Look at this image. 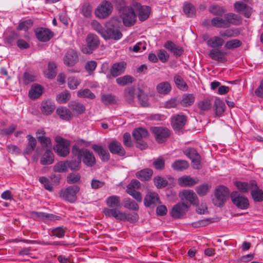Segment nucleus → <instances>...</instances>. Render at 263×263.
I'll use <instances>...</instances> for the list:
<instances>
[{
    "label": "nucleus",
    "instance_id": "obj_1",
    "mask_svg": "<svg viewBox=\"0 0 263 263\" xmlns=\"http://www.w3.org/2000/svg\"><path fill=\"white\" fill-rule=\"evenodd\" d=\"M72 153L78 156L80 161L88 166H92L96 163V158L93 153L87 149H79L76 146L73 147Z\"/></svg>",
    "mask_w": 263,
    "mask_h": 263
},
{
    "label": "nucleus",
    "instance_id": "obj_2",
    "mask_svg": "<svg viewBox=\"0 0 263 263\" xmlns=\"http://www.w3.org/2000/svg\"><path fill=\"white\" fill-rule=\"evenodd\" d=\"M229 189L223 185H219L216 187L213 198V204L217 206H222L228 199L229 197Z\"/></svg>",
    "mask_w": 263,
    "mask_h": 263
},
{
    "label": "nucleus",
    "instance_id": "obj_3",
    "mask_svg": "<svg viewBox=\"0 0 263 263\" xmlns=\"http://www.w3.org/2000/svg\"><path fill=\"white\" fill-rule=\"evenodd\" d=\"M116 20L112 19L107 25V29H105L103 34V37L105 40L114 39L115 40H119L122 36L120 31L115 26Z\"/></svg>",
    "mask_w": 263,
    "mask_h": 263
},
{
    "label": "nucleus",
    "instance_id": "obj_4",
    "mask_svg": "<svg viewBox=\"0 0 263 263\" xmlns=\"http://www.w3.org/2000/svg\"><path fill=\"white\" fill-rule=\"evenodd\" d=\"M79 191L80 188L77 185L69 186L62 190L60 192V196L64 200L72 203L77 200V194Z\"/></svg>",
    "mask_w": 263,
    "mask_h": 263
},
{
    "label": "nucleus",
    "instance_id": "obj_5",
    "mask_svg": "<svg viewBox=\"0 0 263 263\" xmlns=\"http://www.w3.org/2000/svg\"><path fill=\"white\" fill-rule=\"evenodd\" d=\"M190 205L184 202H179L174 205L171 212V216L175 219H180L183 217L189 211Z\"/></svg>",
    "mask_w": 263,
    "mask_h": 263
},
{
    "label": "nucleus",
    "instance_id": "obj_6",
    "mask_svg": "<svg viewBox=\"0 0 263 263\" xmlns=\"http://www.w3.org/2000/svg\"><path fill=\"white\" fill-rule=\"evenodd\" d=\"M55 141L57 145L54 150L57 154L62 157L67 156L69 153V142L61 137H56Z\"/></svg>",
    "mask_w": 263,
    "mask_h": 263
},
{
    "label": "nucleus",
    "instance_id": "obj_7",
    "mask_svg": "<svg viewBox=\"0 0 263 263\" xmlns=\"http://www.w3.org/2000/svg\"><path fill=\"white\" fill-rule=\"evenodd\" d=\"M112 10V5L108 1H103L97 7L95 14L98 18H105L110 15Z\"/></svg>",
    "mask_w": 263,
    "mask_h": 263
},
{
    "label": "nucleus",
    "instance_id": "obj_8",
    "mask_svg": "<svg viewBox=\"0 0 263 263\" xmlns=\"http://www.w3.org/2000/svg\"><path fill=\"white\" fill-rule=\"evenodd\" d=\"M231 199L233 204L238 208L241 210H246L249 206L248 199L238 194L237 192H233L230 195Z\"/></svg>",
    "mask_w": 263,
    "mask_h": 263
},
{
    "label": "nucleus",
    "instance_id": "obj_9",
    "mask_svg": "<svg viewBox=\"0 0 263 263\" xmlns=\"http://www.w3.org/2000/svg\"><path fill=\"white\" fill-rule=\"evenodd\" d=\"M87 45L82 47V50L84 53L90 54L96 49L99 44V40L96 35L90 34L86 38Z\"/></svg>",
    "mask_w": 263,
    "mask_h": 263
},
{
    "label": "nucleus",
    "instance_id": "obj_10",
    "mask_svg": "<svg viewBox=\"0 0 263 263\" xmlns=\"http://www.w3.org/2000/svg\"><path fill=\"white\" fill-rule=\"evenodd\" d=\"M183 153L192 160V165L194 168L198 170L201 167V157L195 149L193 148H188L184 150Z\"/></svg>",
    "mask_w": 263,
    "mask_h": 263
},
{
    "label": "nucleus",
    "instance_id": "obj_11",
    "mask_svg": "<svg viewBox=\"0 0 263 263\" xmlns=\"http://www.w3.org/2000/svg\"><path fill=\"white\" fill-rule=\"evenodd\" d=\"M134 7H126L122 10V18L124 24L129 26L133 25L136 21V14Z\"/></svg>",
    "mask_w": 263,
    "mask_h": 263
},
{
    "label": "nucleus",
    "instance_id": "obj_12",
    "mask_svg": "<svg viewBox=\"0 0 263 263\" xmlns=\"http://www.w3.org/2000/svg\"><path fill=\"white\" fill-rule=\"evenodd\" d=\"M140 183L137 180H133L127 186L126 191L128 194L134 198L137 201L141 202L142 197L141 194L137 191L140 187Z\"/></svg>",
    "mask_w": 263,
    "mask_h": 263
},
{
    "label": "nucleus",
    "instance_id": "obj_13",
    "mask_svg": "<svg viewBox=\"0 0 263 263\" xmlns=\"http://www.w3.org/2000/svg\"><path fill=\"white\" fill-rule=\"evenodd\" d=\"M151 130L155 135L156 141L159 143L164 142L170 136V131L166 128L153 127Z\"/></svg>",
    "mask_w": 263,
    "mask_h": 263
},
{
    "label": "nucleus",
    "instance_id": "obj_14",
    "mask_svg": "<svg viewBox=\"0 0 263 263\" xmlns=\"http://www.w3.org/2000/svg\"><path fill=\"white\" fill-rule=\"evenodd\" d=\"M135 11H138V17L141 21L147 20L150 14L151 8L147 6H141L138 3H135L133 5Z\"/></svg>",
    "mask_w": 263,
    "mask_h": 263
},
{
    "label": "nucleus",
    "instance_id": "obj_15",
    "mask_svg": "<svg viewBox=\"0 0 263 263\" xmlns=\"http://www.w3.org/2000/svg\"><path fill=\"white\" fill-rule=\"evenodd\" d=\"M37 39L41 42H47L53 36V32L49 29L40 28L35 30Z\"/></svg>",
    "mask_w": 263,
    "mask_h": 263
},
{
    "label": "nucleus",
    "instance_id": "obj_16",
    "mask_svg": "<svg viewBox=\"0 0 263 263\" xmlns=\"http://www.w3.org/2000/svg\"><path fill=\"white\" fill-rule=\"evenodd\" d=\"M78 61L77 53L73 49L68 50L64 58V63L68 66H74Z\"/></svg>",
    "mask_w": 263,
    "mask_h": 263
},
{
    "label": "nucleus",
    "instance_id": "obj_17",
    "mask_svg": "<svg viewBox=\"0 0 263 263\" xmlns=\"http://www.w3.org/2000/svg\"><path fill=\"white\" fill-rule=\"evenodd\" d=\"M179 196L181 200H187L192 204L196 205L198 203V197L192 190H184L180 194Z\"/></svg>",
    "mask_w": 263,
    "mask_h": 263
},
{
    "label": "nucleus",
    "instance_id": "obj_18",
    "mask_svg": "<svg viewBox=\"0 0 263 263\" xmlns=\"http://www.w3.org/2000/svg\"><path fill=\"white\" fill-rule=\"evenodd\" d=\"M186 122V118L183 115H177L172 119V124L175 130L179 131L185 125Z\"/></svg>",
    "mask_w": 263,
    "mask_h": 263
},
{
    "label": "nucleus",
    "instance_id": "obj_19",
    "mask_svg": "<svg viewBox=\"0 0 263 263\" xmlns=\"http://www.w3.org/2000/svg\"><path fill=\"white\" fill-rule=\"evenodd\" d=\"M235 185L237 189L242 193H246L251 191L253 187H256V181L251 180L249 182L242 181H235Z\"/></svg>",
    "mask_w": 263,
    "mask_h": 263
},
{
    "label": "nucleus",
    "instance_id": "obj_20",
    "mask_svg": "<svg viewBox=\"0 0 263 263\" xmlns=\"http://www.w3.org/2000/svg\"><path fill=\"white\" fill-rule=\"evenodd\" d=\"M226 54V52H222L219 49H213L210 51L209 55L213 60L225 63L227 61Z\"/></svg>",
    "mask_w": 263,
    "mask_h": 263
},
{
    "label": "nucleus",
    "instance_id": "obj_21",
    "mask_svg": "<svg viewBox=\"0 0 263 263\" xmlns=\"http://www.w3.org/2000/svg\"><path fill=\"white\" fill-rule=\"evenodd\" d=\"M126 67V63L120 62L114 64L110 69V73L114 77H117L123 73Z\"/></svg>",
    "mask_w": 263,
    "mask_h": 263
},
{
    "label": "nucleus",
    "instance_id": "obj_22",
    "mask_svg": "<svg viewBox=\"0 0 263 263\" xmlns=\"http://www.w3.org/2000/svg\"><path fill=\"white\" fill-rule=\"evenodd\" d=\"M108 148L112 154H117L121 156L125 154V151L121 144L117 141H111L108 145Z\"/></svg>",
    "mask_w": 263,
    "mask_h": 263
},
{
    "label": "nucleus",
    "instance_id": "obj_23",
    "mask_svg": "<svg viewBox=\"0 0 263 263\" xmlns=\"http://www.w3.org/2000/svg\"><path fill=\"white\" fill-rule=\"evenodd\" d=\"M224 43V40L221 36H214L206 41L208 46L213 48H220Z\"/></svg>",
    "mask_w": 263,
    "mask_h": 263
},
{
    "label": "nucleus",
    "instance_id": "obj_24",
    "mask_svg": "<svg viewBox=\"0 0 263 263\" xmlns=\"http://www.w3.org/2000/svg\"><path fill=\"white\" fill-rule=\"evenodd\" d=\"M55 108L54 103L50 100L44 101L41 104V110L44 115H50L53 112Z\"/></svg>",
    "mask_w": 263,
    "mask_h": 263
},
{
    "label": "nucleus",
    "instance_id": "obj_25",
    "mask_svg": "<svg viewBox=\"0 0 263 263\" xmlns=\"http://www.w3.org/2000/svg\"><path fill=\"white\" fill-rule=\"evenodd\" d=\"M224 18L227 21L228 28L230 26L231 24L239 25L242 22L241 17L233 13H229L225 14Z\"/></svg>",
    "mask_w": 263,
    "mask_h": 263
},
{
    "label": "nucleus",
    "instance_id": "obj_26",
    "mask_svg": "<svg viewBox=\"0 0 263 263\" xmlns=\"http://www.w3.org/2000/svg\"><path fill=\"white\" fill-rule=\"evenodd\" d=\"M237 12H242L246 17H249L251 14V9L243 2H238L234 4Z\"/></svg>",
    "mask_w": 263,
    "mask_h": 263
},
{
    "label": "nucleus",
    "instance_id": "obj_27",
    "mask_svg": "<svg viewBox=\"0 0 263 263\" xmlns=\"http://www.w3.org/2000/svg\"><path fill=\"white\" fill-rule=\"evenodd\" d=\"M103 213L106 216L108 217H113L120 221H121V219H123V216L124 215L122 214V212L116 208H105L103 210Z\"/></svg>",
    "mask_w": 263,
    "mask_h": 263
},
{
    "label": "nucleus",
    "instance_id": "obj_28",
    "mask_svg": "<svg viewBox=\"0 0 263 263\" xmlns=\"http://www.w3.org/2000/svg\"><path fill=\"white\" fill-rule=\"evenodd\" d=\"M92 149L98 154L102 160L106 161L109 159L110 155L108 151L102 146L95 144L92 146Z\"/></svg>",
    "mask_w": 263,
    "mask_h": 263
},
{
    "label": "nucleus",
    "instance_id": "obj_29",
    "mask_svg": "<svg viewBox=\"0 0 263 263\" xmlns=\"http://www.w3.org/2000/svg\"><path fill=\"white\" fill-rule=\"evenodd\" d=\"M159 202V198L157 193L155 192H148L144 198V204L146 206L156 204Z\"/></svg>",
    "mask_w": 263,
    "mask_h": 263
},
{
    "label": "nucleus",
    "instance_id": "obj_30",
    "mask_svg": "<svg viewBox=\"0 0 263 263\" xmlns=\"http://www.w3.org/2000/svg\"><path fill=\"white\" fill-rule=\"evenodd\" d=\"M178 182L181 186H192L198 183V180L189 176H183L178 179Z\"/></svg>",
    "mask_w": 263,
    "mask_h": 263
},
{
    "label": "nucleus",
    "instance_id": "obj_31",
    "mask_svg": "<svg viewBox=\"0 0 263 263\" xmlns=\"http://www.w3.org/2000/svg\"><path fill=\"white\" fill-rule=\"evenodd\" d=\"M56 112L62 120H69L73 117L71 111L65 107L58 108Z\"/></svg>",
    "mask_w": 263,
    "mask_h": 263
},
{
    "label": "nucleus",
    "instance_id": "obj_32",
    "mask_svg": "<svg viewBox=\"0 0 263 263\" xmlns=\"http://www.w3.org/2000/svg\"><path fill=\"white\" fill-rule=\"evenodd\" d=\"M171 85L168 82H162L159 83L156 86V90L158 93L167 95L171 90Z\"/></svg>",
    "mask_w": 263,
    "mask_h": 263
},
{
    "label": "nucleus",
    "instance_id": "obj_33",
    "mask_svg": "<svg viewBox=\"0 0 263 263\" xmlns=\"http://www.w3.org/2000/svg\"><path fill=\"white\" fill-rule=\"evenodd\" d=\"M43 93L42 87L38 84L33 85L29 91V96L32 99L39 98Z\"/></svg>",
    "mask_w": 263,
    "mask_h": 263
},
{
    "label": "nucleus",
    "instance_id": "obj_34",
    "mask_svg": "<svg viewBox=\"0 0 263 263\" xmlns=\"http://www.w3.org/2000/svg\"><path fill=\"white\" fill-rule=\"evenodd\" d=\"M251 196L255 202H261L263 200V191L257 186L256 182V187H253L251 191Z\"/></svg>",
    "mask_w": 263,
    "mask_h": 263
},
{
    "label": "nucleus",
    "instance_id": "obj_35",
    "mask_svg": "<svg viewBox=\"0 0 263 263\" xmlns=\"http://www.w3.org/2000/svg\"><path fill=\"white\" fill-rule=\"evenodd\" d=\"M164 47L177 56L181 55L183 51L182 48L177 46L171 41H167L165 44Z\"/></svg>",
    "mask_w": 263,
    "mask_h": 263
},
{
    "label": "nucleus",
    "instance_id": "obj_36",
    "mask_svg": "<svg viewBox=\"0 0 263 263\" xmlns=\"http://www.w3.org/2000/svg\"><path fill=\"white\" fill-rule=\"evenodd\" d=\"M189 167L188 162L184 160H176L172 164V167L173 170L177 171H182L186 170Z\"/></svg>",
    "mask_w": 263,
    "mask_h": 263
},
{
    "label": "nucleus",
    "instance_id": "obj_37",
    "mask_svg": "<svg viewBox=\"0 0 263 263\" xmlns=\"http://www.w3.org/2000/svg\"><path fill=\"white\" fill-rule=\"evenodd\" d=\"M54 161L53 154L51 150L47 149L42 156L40 162L42 165H49Z\"/></svg>",
    "mask_w": 263,
    "mask_h": 263
},
{
    "label": "nucleus",
    "instance_id": "obj_38",
    "mask_svg": "<svg viewBox=\"0 0 263 263\" xmlns=\"http://www.w3.org/2000/svg\"><path fill=\"white\" fill-rule=\"evenodd\" d=\"M69 107L77 115L82 114L85 111V106L79 102H72L69 104Z\"/></svg>",
    "mask_w": 263,
    "mask_h": 263
},
{
    "label": "nucleus",
    "instance_id": "obj_39",
    "mask_svg": "<svg viewBox=\"0 0 263 263\" xmlns=\"http://www.w3.org/2000/svg\"><path fill=\"white\" fill-rule=\"evenodd\" d=\"M148 132L145 129L139 128L133 132V136L137 141H140L148 136Z\"/></svg>",
    "mask_w": 263,
    "mask_h": 263
},
{
    "label": "nucleus",
    "instance_id": "obj_40",
    "mask_svg": "<svg viewBox=\"0 0 263 263\" xmlns=\"http://www.w3.org/2000/svg\"><path fill=\"white\" fill-rule=\"evenodd\" d=\"M27 138L28 140V143L24 150V153L26 154H30L34 150L36 145V141L31 135H28Z\"/></svg>",
    "mask_w": 263,
    "mask_h": 263
},
{
    "label": "nucleus",
    "instance_id": "obj_41",
    "mask_svg": "<svg viewBox=\"0 0 263 263\" xmlns=\"http://www.w3.org/2000/svg\"><path fill=\"white\" fill-rule=\"evenodd\" d=\"M153 172L149 168H146L138 172L136 177L141 180H148L151 178Z\"/></svg>",
    "mask_w": 263,
    "mask_h": 263
},
{
    "label": "nucleus",
    "instance_id": "obj_42",
    "mask_svg": "<svg viewBox=\"0 0 263 263\" xmlns=\"http://www.w3.org/2000/svg\"><path fill=\"white\" fill-rule=\"evenodd\" d=\"M57 66L53 62H49L48 69L45 71V74L49 79H53L57 74Z\"/></svg>",
    "mask_w": 263,
    "mask_h": 263
},
{
    "label": "nucleus",
    "instance_id": "obj_43",
    "mask_svg": "<svg viewBox=\"0 0 263 263\" xmlns=\"http://www.w3.org/2000/svg\"><path fill=\"white\" fill-rule=\"evenodd\" d=\"M77 96L79 98H85L90 100H93L96 98L95 94L87 88L78 90Z\"/></svg>",
    "mask_w": 263,
    "mask_h": 263
},
{
    "label": "nucleus",
    "instance_id": "obj_44",
    "mask_svg": "<svg viewBox=\"0 0 263 263\" xmlns=\"http://www.w3.org/2000/svg\"><path fill=\"white\" fill-rule=\"evenodd\" d=\"M107 205L111 208H117L120 206V198L117 196H111L106 199Z\"/></svg>",
    "mask_w": 263,
    "mask_h": 263
},
{
    "label": "nucleus",
    "instance_id": "obj_45",
    "mask_svg": "<svg viewBox=\"0 0 263 263\" xmlns=\"http://www.w3.org/2000/svg\"><path fill=\"white\" fill-rule=\"evenodd\" d=\"M212 25L217 28H228L226 19H222L220 17H214L211 21Z\"/></svg>",
    "mask_w": 263,
    "mask_h": 263
},
{
    "label": "nucleus",
    "instance_id": "obj_46",
    "mask_svg": "<svg viewBox=\"0 0 263 263\" xmlns=\"http://www.w3.org/2000/svg\"><path fill=\"white\" fill-rule=\"evenodd\" d=\"M134 81V78L129 75H125L116 79L117 83L121 86H125L127 84H131Z\"/></svg>",
    "mask_w": 263,
    "mask_h": 263
},
{
    "label": "nucleus",
    "instance_id": "obj_47",
    "mask_svg": "<svg viewBox=\"0 0 263 263\" xmlns=\"http://www.w3.org/2000/svg\"><path fill=\"white\" fill-rule=\"evenodd\" d=\"M242 45V42L238 39L229 40L224 44V47L227 49H234L238 48Z\"/></svg>",
    "mask_w": 263,
    "mask_h": 263
},
{
    "label": "nucleus",
    "instance_id": "obj_48",
    "mask_svg": "<svg viewBox=\"0 0 263 263\" xmlns=\"http://www.w3.org/2000/svg\"><path fill=\"white\" fill-rule=\"evenodd\" d=\"M68 161H61L57 163L53 167V171L55 172H66L68 170Z\"/></svg>",
    "mask_w": 263,
    "mask_h": 263
},
{
    "label": "nucleus",
    "instance_id": "obj_49",
    "mask_svg": "<svg viewBox=\"0 0 263 263\" xmlns=\"http://www.w3.org/2000/svg\"><path fill=\"white\" fill-rule=\"evenodd\" d=\"M195 101L194 97L192 94L184 95L180 103L183 106H190L193 104Z\"/></svg>",
    "mask_w": 263,
    "mask_h": 263
},
{
    "label": "nucleus",
    "instance_id": "obj_50",
    "mask_svg": "<svg viewBox=\"0 0 263 263\" xmlns=\"http://www.w3.org/2000/svg\"><path fill=\"white\" fill-rule=\"evenodd\" d=\"M215 113L217 116H221L224 111L225 104L219 99H216L214 104Z\"/></svg>",
    "mask_w": 263,
    "mask_h": 263
},
{
    "label": "nucleus",
    "instance_id": "obj_51",
    "mask_svg": "<svg viewBox=\"0 0 263 263\" xmlns=\"http://www.w3.org/2000/svg\"><path fill=\"white\" fill-rule=\"evenodd\" d=\"M135 89L133 87H129L124 90V98L126 101L132 102L135 97Z\"/></svg>",
    "mask_w": 263,
    "mask_h": 263
},
{
    "label": "nucleus",
    "instance_id": "obj_52",
    "mask_svg": "<svg viewBox=\"0 0 263 263\" xmlns=\"http://www.w3.org/2000/svg\"><path fill=\"white\" fill-rule=\"evenodd\" d=\"M70 94L67 91L62 92L56 98L57 101L60 104H64L67 102L70 99Z\"/></svg>",
    "mask_w": 263,
    "mask_h": 263
},
{
    "label": "nucleus",
    "instance_id": "obj_53",
    "mask_svg": "<svg viewBox=\"0 0 263 263\" xmlns=\"http://www.w3.org/2000/svg\"><path fill=\"white\" fill-rule=\"evenodd\" d=\"M240 33L239 31L237 29H227L223 31L220 32V36L222 37H232L238 36Z\"/></svg>",
    "mask_w": 263,
    "mask_h": 263
},
{
    "label": "nucleus",
    "instance_id": "obj_54",
    "mask_svg": "<svg viewBox=\"0 0 263 263\" xmlns=\"http://www.w3.org/2000/svg\"><path fill=\"white\" fill-rule=\"evenodd\" d=\"M138 98L139 103L143 107L148 106V97L141 89L139 90Z\"/></svg>",
    "mask_w": 263,
    "mask_h": 263
},
{
    "label": "nucleus",
    "instance_id": "obj_55",
    "mask_svg": "<svg viewBox=\"0 0 263 263\" xmlns=\"http://www.w3.org/2000/svg\"><path fill=\"white\" fill-rule=\"evenodd\" d=\"M102 102L106 104H112L116 103V97L112 94L103 95L101 97Z\"/></svg>",
    "mask_w": 263,
    "mask_h": 263
},
{
    "label": "nucleus",
    "instance_id": "obj_56",
    "mask_svg": "<svg viewBox=\"0 0 263 263\" xmlns=\"http://www.w3.org/2000/svg\"><path fill=\"white\" fill-rule=\"evenodd\" d=\"M183 11L188 17H193L195 14V8L190 3L185 4L184 6Z\"/></svg>",
    "mask_w": 263,
    "mask_h": 263
},
{
    "label": "nucleus",
    "instance_id": "obj_57",
    "mask_svg": "<svg viewBox=\"0 0 263 263\" xmlns=\"http://www.w3.org/2000/svg\"><path fill=\"white\" fill-rule=\"evenodd\" d=\"M209 10L211 13L215 15H222L226 12L223 7L218 5H212Z\"/></svg>",
    "mask_w": 263,
    "mask_h": 263
},
{
    "label": "nucleus",
    "instance_id": "obj_58",
    "mask_svg": "<svg viewBox=\"0 0 263 263\" xmlns=\"http://www.w3.org/2000/svg\"><path fill=\"white\" fill-rule=\"evenodd\" d=\"M122 214L124 215L123 219H121V221H128L130 222H136L138 219V215L137 213H128L126 214L124 212H122Z\"/></svg>",
    "mask_w": 263,
    "mask_h": 263
},
{
    "label": "nucleus",
    "instance_id": "obj_59",
    "mask_svg": "<svg viewBox=\"0 0 263 263\" xmlns=\"http://www.w3.org/2000/svg\"><path fill=\"white\" fill-rule=\"evenodd\" d=\"M210 187L211 186L207 184H202L197 186L196 188V191L199 196H202L208 193Z\"/></svg>",
    "mask_w": 263,
    "mask_h": 263
},
{
    "label": "nucleus",
    "instance_id": "obj_60",
    "mask_svg": "<svg viewBox=\"0 0 263 263\" xmlns=\"http://www.w3.org/2000/svg\"><path fill=\"white\" fill-rule=\"evenodd\" d=\"M80 178V175L78 173H70L67 176V182L69 184H74L78 182Z\"/></svg>",
    "mask_w": 263,
    "mask_h": 263
},
{
    "label": "nucleus",
    "instance_id": "obj_61",
    "mask_svg": "<svg viewBox=\"0 0 263 263\" xmlns=\"http://www.w3.org/2000/svg\"><path fill=\"white\" fill-rule=\"evenodd\" d=\"M124 207L134 211H138L139 209L138 204L135 201L131 200L130 199L125 200Z\"/></svg>",
    "mask_w": 263,
    "mask_h": 263
},
{
    "label": "nucleus",
    "instance_id": "obj_62",
    "mask_svg": "<svg viewBox=\"0 0 263 263\" xmlns=\"http://www.w3.org/2000/svg\"><path fill=\"white\" fill-rule=\"evenodd\" d=\"M199 108L203 111L208 110L210 109L211 107V102L209 99H205L200 101L198 103Z\"/></svg>",
    "mask_w": 263,
    "mask_h": 263
},
{
    "label": "nucleus",
    "instance_id": "obj_63",
    "mask_svg": "<svg viewBox=\"0 0 263 263\" xmlns=\"http://www.w3.org/2000/svg\"><path fill=\"white\" fill-rule=\"evenodd\" d=\"M33 22L31 20H28L24 21L18 25L17 29L20 30L27 31L28 29L31 27Z\"/></svg>",
    "mask_w": 263,
    "mask_h": 263
},
{
    "label": "nucleus",
    "instance_id": "obj_64",
    "mask_svg": "<svg viewBox=\"0 0 263 263\" xmlns=\"http://www.w3.org/2000/svg\"><path fill=\"white\" fill-rule=\"evenodd\" d=\"M154 183L158 188H162L167 185V181L166 179L161 177H157L154 179Z\"/></svg>",
    "mask_w": 263,
    "mask_h": 263
}]
</instances>
